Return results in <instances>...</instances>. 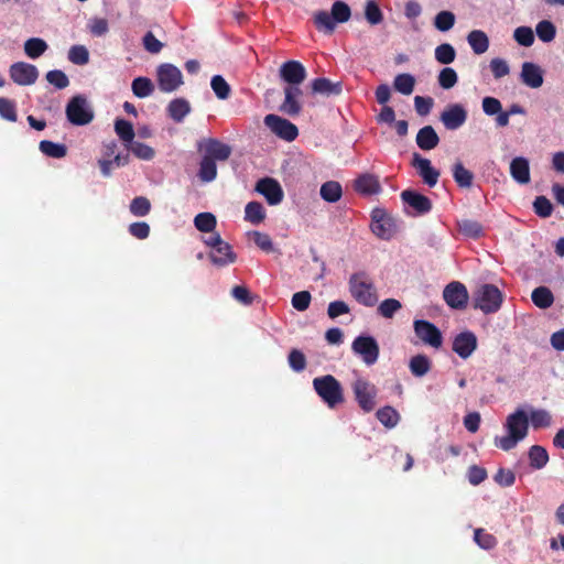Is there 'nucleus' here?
<instances>
[{"label": "nucleus", "mask_w": 564, "mask_h": 564, "mask_svg": "<svg viewBox=\"0 0 564 564\" xmlns=\"http://www.w3.org/2000/svg\"><path fill=\"white\" fill-rule=\"evenodd\" d=\"M47 47V43L40 37H31L26 40L24 43V52L32 59H35L43 55L46 52Z\"/></svg>", "instance_id": "e433bc0d"}, {"label": "nucleus", "mask_w": 564, "mask_h": 564, "mask_svg": "<svg viewBox=\"0 0 564 564\" xmlns=\"http://www.w3.org/2000/svg\"><path fill=\"white\" fill-rule=\"evenodd\" d=\"M46 80L57 89H64L68 87L69 79L67 75L59 69H53L46 73Z\"/></svg>", "instance_id": "680f3d73"}, {"label": "nucleus", "mask_w": 564, "mask_h": 564, "mask_svg": "<svg viewBox=\"0 0 564 564\" xmlns=\"http://www.w3.org/2000/svg\"><path fill=\"white\" fill-rule=\"evenodd\" d=\"M132 93L138 98H145L152 95L154 91V85L148 77H137L133 79L132 85Z\"/></svg>", "instance_id": "ea45409f"}, {"label": "nucleus", "mask_w": 564, "mask_h": 564, "mask_svg": "<svg viewBox=\"0 0 564 564\" xmlns=\"http://www.w3.org/2000/svg\"><path fill=\"white\" fill-rule=\"evenodd\" d=\"M348 285L350 295L359 304L367 307H372L377 304V289L365 272L354 273L349 278Z\"/></svg>", "instance_id": "7ed1b4c3"}, {"label": "nucleus", "mask_w": 564, "mask_h": 564, "mask_svg": "<svg viewBox=\"0 0 564 564\" xmlns=\"http://www.w3.org/2000/svg\"><path fill=\"white\" fill-rule=\"evenodd\" d=\"M415 87V77L409 73H402L394 77L393 88L405 96L413 93Z\"/></svg>", "instance_id": "f704fd0d"}, {"label": "nucleus", "mask_w": 564, "mask_h": 564, "mask_svg": "<svg viewBox=\"0 0 564 564\" xmlns=\"http://www.w3.org/2000/svg\"><path fill=\"white\" fill-rule=\"evenodd\" d=\"M312 295L308 291H300L293 294L291 303L296 311L304 312L310 307Z\"/></svg>", "instance_id": "69168bd1"}, {"label": "nucleus", "mask_w": 564, "mask_h": 564, "mask_svg": "<svg viewBox=\"0 0 564 564\" xmlns=\"http://www.w3.org/2000/svg\"><path fill=\"white\" fill-rule=\"evenodd\" d=\"M288 360L290 367L296 372H301L306 368L305 355L299 349H292L289 354Z\"/></svg>", "instance_id": "774afa93"}, {"label": "nucleus", "mask_w": 564, "mask_h": 564, "mask_svg": "<svg viewBox=\"0 0 564 564\" xmlns=\"http://www.w3.org/2000/svg\"><path fill=\"white\" fill-rule=\"evenodd\" d=\"M351 389L356 402L364 412L369 413L375 410L378 390L373 383L359 377L351 383Z\"/></svg>", "instance_id": "39448f33"}, {"label": "nucleus", "mask_w": 564, "mask_h": 564, "mask_svg": "<svg viewBox=\"0 0 564 564\" xmlns=\"http://www.w3.org/2000/svg\"><path fill=\"white\" fill-rule=\"evenodd\" d=\"M432 367L430 358L425 355H416L410 359L409 368L414 377L425 376Z\"/></svg>", "instance_id": "72a5a7b5"}, {"label": "nucleus", "mask_w": 564, "mask_h": 564, "mask_svg": "<svg viewBox=\"0 0 564 564\" xmlns=\"http://www.w3.org/2000/svg\"><path fill=\"white\" fill-rule=\"evenodd\" d=\"M303 91L297 86H286L284 88V100L280 105V111L290 117L299 116L302 110L300 98Z\"/></svg>", "instance_id": "a211bd4d"}, {"label": "nucleus", "mask_w": 564, "mask_h": 564, "mask_svg": "<svg viewBox=\"0 0 564 564\" xmlns=\"http://www.w3.org/2000/svg\"><path fill=\"white\" fill-rule=\"evenodd\" d=\"M477 348V337L473 332H463L453 340V350L463 359H467Z\"/></svg>", "instance_id": "6ab92c4d"}, {"label": "nucleus", "mask_w": 564, "mask_h": 564, "mask_svg": "<svg viewBox=\"0 0 564 564\" xmlns=\"http://www.w3.org/2000/svg\"><path fill=\"white\" fill-rule=\"evenodd\" d=\"M440 138L432 126L421 128L416 134V144L421 150L430 151L437 147Z\"/></svg>", "instance_id": "b1692460"}, {"label": "nucleus", "mask_w": 564, "mask_h": 564, "mask_svg": "<svg viewBox=\"0 0 564 564\" xmlns=\"http://www.w3.org/2000/svg\"><path fill=\"white\" fill-rule=\"evenodd\" d=\"M457 227L462 235L471 239H478L484 235V228L477 220L462 219L457 221Z\"/></svg>", "instance_id": "7c9ffc66"}, {"label": "nucleus", "mask_w": 564, "mask_h": 564, "mask_svg": "<svg viewBox=\"0 0 564 564\" xmlns=\"http://www.w3.org/2000/svg\"><path fill=\"white\" fill-rule=\"evenodd\" d=\"M365 17L371 25H377L382 22L383 14L375 0H368L365 7Z\"/></svg>", "instance_id": "6e6d98bb"}, {"label": "nucleus", "mask_w": 564, "mask_h": 564, "mask_svg": "<svg viewBox=\"0 0 564 564\" xmlns=\"http://www.w3.org/2000/svg\"><path fill=\"white\" fill-rule=\"evenodd\" d=\"M159 88L163 93L175 91L183 84L181 70L173 64L164 63L156 70Z\"/></svg>", "instance_id": "6e6552de"}, {"label": "nucleus", "mask_w": 564, "mask_h": 564, "mask_svg": "<svg viewBox=\"0 0 564 564\" xmlns=\"http://www.w3.org/2000/svg\"><path fill=\"white\" fill-rule=\"evenodd\" d=\"M0 117L10 122L17 121V106L13 100L0 97Z\"/></svg>", "instance_id": "5fc2aeb1"}, {"label": "nucleus", "mask_w": 564, "mask_h": 564, "mask_svg": "<svg viewBox=\"0 0 564 564\" xmlns=\"http://www.w3.org/2000/svg\"><path fill=\"white\" fill-rule=\"evenodd\" d=\"M510 174L520 184L530 182L529 161L522 156L514 158L510 163Z\"/></svg>", "instance_id": "5701e85b"}, {"label": "nucleus", "mask_w": 564, "mask_h": 564, "mask_svg": "<svg viewBox=\"0 0 564 564\" xmlns=\"http://www.w3.org/2000/svg\"><path fill=\"white\" fill-rule=\"evenodd\" d=\"M508 435L496 436L495 445L503 451H510L522 441L529 430V417L522 409L509 414L505 424Z\"/></svg>", "instance_id": "f257e3e1"}, {"label": "nucleus", "mask_w": 564, "mask_h": 564, "mask_svg": "<svg viewBox=\"0 0 564 564\" xmlns=\"http://www.w3.org/2000/svg\"><path fill=\"white\" fill-rule=\"evenodd\" d=\"M9 73L10 78L20 86L33 85L39 77L37 68L25 62L13 63L10 66Z\"/></svg>", "instance_id": "ddd939ff"}, {"label": "nucleus", "mask_w": 564, "mask_h": 564, "mask_svg": "<svg viewBox=\"0 0 564 564\" xmlns=\"http://www.w3.org/2000/svg\"><path fill=\"white\" fill-rule=\"evenodd\" d=\"M351 349L368 366L376 364L379 358V345L371 336L361 335L356 337L351 344Z\"/></svg>", "instance_id": "1a4fd4ad"}, {"label": "nucleus", "mask_w": 564, "mask_h": 564, "mask_svg": "<svg viewBox=\"0 0 564 564\" xmlns=\"http://www.w3.org/2000/svg\"><path fill=\"white\" fill-rule=\"evenodd\" d=\"M521 80L530 88H539L543 84V73L540 66L531 62L522 64Z\"/></svg>", "instance_id": "aec40b11"}, {"label": "nucleus", "mask_w": 564, "mask_h": 564, "mask_svg": "<svg viewBox=\"0 0 564 564\" xmlns=\"http://www.w3.org/2000/svg\"><path fill=\"white\" fill-rule=\"evenodd\" d=\"M314 22L316 28L326 34H332L336 26L332 13H328L327 11L316 12Z\"/></svg>", "instance_id": "37998d69"}, {"label": "nucleus", "mask_w": 564, "mask_h": 564, "mask_svg": "<svg viewBox=\"0 0 564 564\" xmlns=\"http://www.w3.org/2000/svg\"><path fill=\"white\" fill-rule=\"evenodd\" d=\"M455 24V14L451 11H441L434 19L435 28L441 32L451 30Z\"/></svg>", "instance_id": "864d4df0"}, {"label": "nucleus", "mask_w": 564, "mask_h": 564, "mask_svg": "<svg viewBox=\"0 0 564 564\" xmlns=\"http://www.w3.org/2000/svg\"><path fill=\"white\" fill-rule=\"evenodd\" d=\"M533 304L541 308L546 310L554 303V295L547 286H538L531 293Z\"/></svg>", "instance_id": "bb28decb"}, {"label": "nucleus", "mask_w": 564, "mask_h": 564, "mask_svg": "<svg viewBox=\"0 0 564 564\" xmlns=\"http://www.w3.org/2000/svg\"><path fill=\"white\" fill-rule=\"evenodd\" d=\"M452 171L454 181L459 187L469 188L473 185L474 174L462 162H456Z\"/></svg>", "instance_id": "473e14b6"}, {"label": "nucleus", "mask_w": 564, "mask_h": 564, "mask_svg": "<svg viewBox=\"0 0 564 564\" xmlns=\"http://www.w3.org/2000/svg\"><path fill=\"white\" fill-rule=\"evenodd\" d=\"M312 91L313 94H321L325 96L330 95H340L343 90V86L340 82L333 83L328 78L325 77H318L315 78L312 84Z\"/></svg>", "instance_id": "4be33fe9"}, {"label": "nucleus", "mask_w": 564, "mask_h": 564, "mask_svg": "<svg viewBox=\"0 0 564 564\" xmlns=\"http://www.w3.org/2000/svg\"><path fill=\"white\" fill-rule=\"evenodd\" d=\"M330 13L335 23H345L351 17V10L346 2L336 1L332 6Z\"/></svg>", "instance_id": "de8ad7c7"}, {"label": "nucleus", "mask_w": 564, "mask_h": 564, "mask_svg": "<svg viewBox=\"0 0 564 564\" xmlns=\"http://www.w3.org/2000/svg\"><path fill=\"white\" fill-rule=\"evenodd\" d=\"M473 301L474 308L480 310L484 314H494L500 310L503 294L496 285L485 283L474 291Z\"/></svg>", "instance_id": "20e7f679"}, {"label": "nucleus", "mask_w": 564, "mask_h": 564, "mask_svg": "<svg viewBox=\"0 0 564 564\" xmlns=\"http://www.w3.org/2000/svg\"><path fill=\"white\" fill-rule=\"evenodd\" d=\"M263 121L272 133L284 141L292 142L299 135L297 127L278 115L269 113L264 117Z\"/></svg>", "instance_id": "0eeeda50"}, {"label": "nucleus", "mask_w": 564, "mask_h": 564, "mask_svg": "<svg viewBox=\"0 0 564 564\" xmlns=\"http://www.w3.org/2000/svg\"><path fill=\"white\" fill-rule=\"evenodd\" d=\"M254 191L262 195L270 206L281 204L284 198V192L281 184L270 176L260 178L256 183Z\"/></svg>", "instance_id": "9d476101"}, {"label": "nucleus", "mask_w": 564, "mask_h": 564, "mask_svg": "<svg viewBox=\"0 0 564 564\" xmlns=\"http://www.w3.org/2000/svg\"><path fill=\"white\" fill-rule=\"evenodd\" d=\"M442 123L447 130H457L467 120V111L459 104L448 105L440 117Z\"/></svg>", "instance_id": "2eb2a0df"}, {"label": "nucleus", "mask_w": 564, "mask_h": 564, "mask_svg": "<svg viewBox=\"0 0 564 564\" xmlns=\"http://www.w3.org/2000/svg\"><path fill=\"white\" fill-rule=\"evenodd\" d=\"M412 165L416 169L417 174L427 186L433 187L437 184L440 171L432 166L429 159L421 156L419 153H414Z\"/></svg>", "instance_id": "f3484780"}, {"label": "nucleus", "mask_w": 564, "mask_h": 564, "mask_svg": "<svg viewBox=\"0 0 564 564\" xmlns=\"http://www.w3.org/2000/svg\"><path fill=\"white\" fill-rule=\"evenodd\" d=\"M434 55L438 63L447 65L455 61L456 51L452 44L443 43L436 46Z\"/></svg>", "instance_id": "c03bdc74"}, {"label": "nucleus", "mask_w": 564, "mask_h": 564, "mask_svg": "<svg viewBox=\"0 0 564 564\" xmlns=\"http://www.w3.org/2000/svg\"><path fill=\"white\" fill-rule=\"evenodd\" d=\"M534 213L542 217H550L553 213V205L545 196H538L533 202Z\"/></svg>", "instance_id": "e2e57ef3"}, {"label": "nucleus", "mask_w": 564, "mask_h": 564, "mask_svg": "<svg viewBox=\"0 0 564 564\" xmlns=\"http://www.w3.org/2000/svg\"><path fill=\"white\" fill-rule=\"evenodd\" d=\"M321 197L327 203H336L343 196L341 185L336 181H327L319 189Z\"/></svg>", "instance_id": "c756f323"}, {"label": "nucleus", "mask_w": 564, "mask_h": 564, "mask_svg": "<svg viewBox=\"0 0 564 564\" xmlns=\"http://www.w3.org/2000/svg\"><path fill=\"white\" fill-rule=\"evenodd\" d=\"M415 335L426 345L440 348L443 344L441 330L431 322L416 319L413 324Z\"/></svg>", "instance_id": "9b49d317"}, {"label": "nucleus", "mask_w": 564, "mask_h": 564, "mask_svg": "<svg viewBox=\"0 0 564 564\" xmlns=\"http://www.w3.org/2000/svg\"><path fill=\"white\" fill-rule=\"evenodd\" d=\"M217 176V165L216 162L213 160V158L209 156H203L200 164H199V171H198V177L203 182H212Z\"/></svg>", "instance_id": "4c0bfd02"}, {"label": "nucleus", "mask_w": 564, "mask_h": 564, "mask_svg": "<svg viewBox=\"0 0 564 564\" xmlns=\"http://www.w3.org/2000/svg\"><path fill=\"white\" fill-rule=\"evenodd\" d=\"M231 154V149L229 145L221 143L216 139H209L205 145V154L204 156L213 158L214 161H225Z\"/></svg>", "instance_id": "393cba45"}, {"label": "nucleus", "mask_w": 564, "mask_h": 564, "mask_svg": "<svg viewBox=\"0 0 564 564\" xmlns=\"http://www.w3.org/2000/svg\"><path fill=\"white\" fill-rule=\"evenodd\" d=\"M306 69L299 61H288L280 67V77L288 83V86H297L306 78Z\"/></svg>", "instance_id": "4468645a"}, {"label": "nucleus", "mask_w": 564, "mask_h": 564, "mask_svg": "<svg viewBox=\"0 0 564 564\" xmlns=\"http://www.w3.org/2000/svg\"><path fill=\"white\" fill-rule=\"evenodd\" d=\"M249 237H251L256 243V246L265 253H271L274 251V246L271 237L268 234L260 231H249Z\"/></svg>", "instance_id": "09e8293b"}, {"label": "nucleus", "mask_w": 564, "mask_h": 564, "mask_svg": "<svg viewBox=\"0 0 564 564\" xmlns=\"http://www.w3.org/2000/svg\"><path fill=\"white\" fill-rule=\"evenodd\" d=\"M194 225L197 230L202 232H213L216 228L217 220L215 215L212 213L205 212L199 213L194 218Z\"/></svg>", "instance_id": "a19ab883"}, {"label": "nucleus", "mask_w": 564, "mask_h": 564, "mask_svg": "<svg viewBox=\"0 0 564 564\" xmlns=\"http://www.w3.org/2000/svg\"><path fill=\"white\" fill-rule=\"evenodd\" d=\"M151 210V203L144 196L134 197L130 203V212L137 217L147 216Z\"/></svg>", "instance_id": "3c124183"}, {"label": "nucleus", "mask_w": 564, "mask_h": 564, "mask_svg": "<svg viewBox=\"0 0 564 564\" xmlns=\"http://www.w3.org/2000/svg\"><path fill=\"white\" fill-rule=\"evenodd\" d=\"M210 86L217 98L225 100L230 96V86L223 76H213Z\"/></svg>", "instance_id": "49530a36"}, {"label": "nucleus", "mask_w": 564, "mask_h": 564, "mask_svg": "<svg viewBox=\"0 0 564 564\" xmlns=\"http://www.w3.org/2000/svg\"><path fill=\"white\" fill-rule=\"evenodd\" d=\"M313 388L329 409H335L345 402L344 389L340 382L332 375L314 378Z\"/></svg>", "instance_id": "f03ea898"}, {"label": "nucleus", "mask_w": 564, "mask_h": 564, "mask_svg": "<svg viewBox=\"0 0 564 564\" xmlns=\"http://www.w3.org/2000/svg\"><path fill=\"white\" fill-rule=\"evenodd\" d=\"M191 111V106L187 100L176 98L169 104V116L175 121L181 122Z\"/></svg>", "instance_id": "c85d7f7f"}, {"label": "nucleus", "mask_w": 564, "mask_h": 564, "mask_svg": "<svg viewBox=\"0 0 564 564\" xmlns=\"http://www.w3.org/2000/svg\"><path fill=\"white\" fill-rule=\"evenodd\" d=\"M402 202L414 210L415 215H425L432 210V200L413 189H405L401 193Z\"/></svg>", "instance_id": "dca6fc26"}, {"label": "nucleus", "mask_w": 564, "mask_h": 564, "mask_svg": "<svg viewBox=\"0 0 564 564\" xmlns=\"http://www.w3.org/2000/svg\"><path fill=\"white\" fill-rule=\"evenodd\" d=\"M458 80L457 73L452 67L443 68L438 74V84L443 89L453 88Z\"/></svg>", "instance_id": "13d9d810"}, {"label": "nucleus", "mask_w": 564, "mask_h": 564, "mask_svg": "<svg viewBox=\"0 0 564 564\" xmlns=\"http://www.w3.org/2000/svg\"><path fill=\"white\" fill-rule=\"evenodd\" d=\"M535 31L539 39L546 43L553 41L556 34V29L554 24L547 20L539 22Z\"/></svg>", "instance_id": "4d7b16f0"}, {"label": "nucleus", "mask_w": 564, "mask_h": 564, "mask_svg": "<svg viewBox=\"0 0 564 564\" xmlns=\"http://www.w3.org/2000/svg\"><path fill=\"white\" fill-rule=\"evenodd\" d=\"M475 542L484 550H491L496 546V538L484 529H476L474 532Z\"/></svg>", "instance_id": "052dcab7"}, {"label": "nucleus", "mask_w": 564, "mask_h": 564, "mask_svg": "<svg viewBox=\"0 0 564 564\" xmlns=\"http://www.w3.org/2000/svg\"><path fill=\"white\" fill-rule=\"evenodd\" d=\"M127 149L131 151L138 159L149 161L154 158V150L142 142L131 141V143L127 144Z\"/></svg>", "instance_id": "a18cd8bd"}, {"label": "nucleus", "mask_w": 564, "mask_h": 564, "mask_svg": "<svg viewBox=\"0 0 564 564\" xmlns=\"http://www.w3.org/2000/svg\"><path fill=\"white\" fill-rule=\"evenodd\" d=\"M67 120L74 126H86L94 119V111L89 108L86 97L74 96L66 105Z\"/></svg>", "instance_id": "423d86ee"}, {"label": "nucleus", "mask_w": 564, "mask_h": 564, "mask_svg": "<svg viewBox=\"0 0 564 564\" xmlns=\"http://www.w3.org/2000/svg\"><path fill=\"white\" fill-rule=\"evenodd\" d=\"M530 422L534 430L549 427L552 423V416L546 410H533L530 413Z\"/></svg>", "instance_id": "8fccbe9b"}, {"label": "nucleus", "mask_w": 564, "mask_h": 564, "mask_svg": "<svg viewBox=\"0 0 564 564\" xmlns=\"http://www.w3.org/2000/svg\"><path fill=\"white\" fill-rule=\"evenodd\" d=\"M210 261L217 267H224L235 261L236 256L231 250L229 243L226 242V249L224 246L215 247L209 252Z\"/></svg>", "instance_id": "a878e982"}, {"label": "nucleus", "mask_w": 564, "mask_h": 564, "mask_svg": "<svg viewBox=\"0 0 564 564\" xmlns=\"http://www.w3.org/2000/svg\"><path fill=\"white\" fill-rule=\"evenodd\" d=\"M530 466L534 469L543 468L549 462L546 449L540 445H533L529 449Z\"/></svg>", "instance_id": "58836bf2"}, {"label": "nucleus", "mask_w": 564, "mask_h": 564, "mask_svg": "<svg viewBox=\"0 0 564 564\" xmlns=\"http://www.w3.org/2000/svg\"><path fill=\"white\" fill-rule=\"evenodd\" d=\"M68 59L75 65H86L89 62V52L84 45H73L68 51Z\"/></svg>", "instance_id": "603ef678"}, {"label": "nucleus", "mask_w": 564, "mask_h": 564, "mask_svg": "<svg viewBox=\"0 0 564 564\" xmlns=\"http://www.w3.org/2000/svg\"><path fill=\"white\" fill-rule=\"evenodd\" d=\"M443 297L449 307L462 310L467 306L469 296L468 291L463 283L453 281L445 286Z\"/></svg>", "instance_id": "f8f14e48"}, {"label": "nucleus", "mask_w": 564, "mask_h": 564, "mask_svg": "<svg viewBox=\"0 0 564 564\" xmlns=\"http://www.w3.org/2000/svg\"><path fill=\"white\" fill-rule=\"evenodd\" d=\"M355 189L364 195H372L381 191V185L376 175L365 173L356 178Z\"/></svg>", "instance_id": "412c9836"}, {"label": "nucleus", "mask_w": 564, "mask_h": 564, "mask_svg": "<svg viewBox=\"0 0 564 564\" xmlns=\"http://www.w3.org/2000/svg\"><path fill=\"white\" fill-rule=\"evenodd\" d=\"M115 131L126 145L131 143L135 135L132 123L124 119H117L115 121Z\"/></svg>", "instance_id": "79ce46f5"}, {"label": "nucleus", "mask_w": 564, "mask_h": 564, "mask_svg": "<svg viewBox=\"0 0 564 564\" xmlns=\"http://www.w3.org/2000/svg\"><path fill=\"white\" fill-rule=\"evenodd\" d=\"M400 301L395 299H387L378 306V313L384 318H392L394 314L401 310Z\"/></svg>", "instance_id": "bf43d9fd"}, {"label": "nucleus", "mask_w": 564, "mask_h": 564, "mask_svg": "<svg viewBox=\"0 0 564 564\" xmlns=\"http://www.w3.org/2000/svg\"><path fill=\"white\" fill-rule=\"evenodd\" d=\"M513 37L522 46H531L534 42L533 31L529 26L517 28Z\"/></svg>", "instance_id": "338daca9"}, {"label": "nucleus", "mask_w": 564, "mask_h": 564, "mask_svg": "<svg viewBox=\"0 0 564 564\" xmlns=\"http://www.w3.org/2000/svg\"><path fill=\"white\" fill-rule=\"evenodd\" d=\"M40 151L53 159H62L67 154V148L63 143H55L48 140H42L39 144Z\"/></svg>", "instance_id": "c9c22d12"}, {"label": "nucleus", "mask_w": 564, "mask_h": 564, "mask_svg": "<svg viewBox=\"0 0 564 564\" xmlns=\"http://www.w3.org/2000/svg\"><path fill=\"white\" fill-rule=\"evenodd\" d=\"M467 41L475 54H484L489 47V39L484 31L473 30L467 36Z\"/></svg>", "instance_id": "cd10ccee"}, {"label": "nucleus", "mask_w": 564, "mask_h": 564, "mask_svg": "<svg viewBox=\"0 0 564 564\" xmlns=\"http://www.w3.org/2000/svg\"><path fill=\"white\" fill-rule=\"evenodd\" d=\"M267 217L265 208L259 202H249V223L261 224Z\"/></svg>", "instance_id": "0e129e2a"}, {"label": "nucleus", "mask_w": 564, "mask_h": 564, "mask_svg": "<svg viewBox=\"0 0 564 564\" xmlns=\"http://www.w3.org/2000/svg\"><path fill=\"white\" fill-rule=\"evenodd\" d=\"M376 417L387 429H393L400 421L399 412L390 405L380 408L376 412Z\"/></svg>", "instance_id": "2f4dec72"}]
</instances>
